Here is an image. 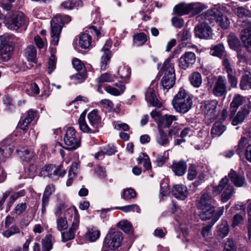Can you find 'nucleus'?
Returning a JSON list of instances; mask_svg holds the SVG:
<instances>
[{"instance_id":"1","label":"nucleus","mask_w":251,"mask_h":251,"mask_svg":"<svg viewBox=\"0 0 251 251\" xmlns=\"http://www.w3.org/2000/svg\"><path fill=\"white\" fill-rule=\"evenodd\" d=\"M0 60L7 61L12 56L15 45L20 39L14 35L5 33L0 37Z\"/></svg>"},{"instance_id":"2","label":"nucleus","mask_w":251,"mask_h":251,"mask_svg":"<svg viewBox=\"0 0 251 251\" xmlns=\"http://www.w3.org/2000/svg\"><path fill=\"white\" fill-rule=\"evenodd\" d=\"M193 103L191 96L184 90L180 89L172 101L175 109L179 113L185 114L192 107Z\"/></svg>"},{"instance_id":"3","label":"nucleus","mask_w":251,"mask_h":251,"mask_svg":"<svg viewBox=\"0 0 251 251\" xmlns=\"http://www.w3.org/2000/svg\"><path fill=\"white\" fill-rule=\"evenodd\" d=\"M174 55L167 58L164 61L161 69V72L163 75L161 79V84L163 87L167 90L171 88L174 85L176 80L174 64L171 61Z\"/></svg>"},{"instance_id":"4","label":"nucleus","mask_w":251,"mask_h":251,"mask_svg":"<svg viewBox=\"0 0 251 251\" xmlns=\"http://www.w3.org/2000/svg\"><path fill=\"white\" fill-rule=\"evenodd\" d=\"M72 215L69 219L72 222L71 226L69 230L62 233V241L66 242L75 238L76 230L78 228L79 225V215L77 210L74 208L71 210Z\"/></svg>"},{"instance_id":"5","label":"nucleus","mask_w":251,"mask_h":251,"mask_svg":"<svg viewBox=\"0 0 251 251\" xmlns=\"http://www.w3.org/2000/svg\"><path fill=\"white\" fill-rule=\"evenodd\" d=\"M122 239L121 232L111 230L106 235L103 246L110 250H114L120 246Z\"/></svg>"},{"instance_id":"6","label":"nucleus","mask_w":251,"mask_h":251,"mask_svg":"<svg viewBox=\"0 0 251 251\" xmlns=\"http://www.w3.org/2000/svg\"><path fill=\"white\" fill-rule=\"evenodd\" d=\"M64 142L65 145L64 148L68 150H75L80 146V139L76 137V131L73 127H68L66 130Z\"/></svg>"},{"instance_id":"7","label":"nucleus","mask_w":251,"mask_h":251,"mask_svg":"<svg viewBox=\"0 0 251 251\" xmlns=\"http://www.w3.org/2000/svg\"><path fill=\"white\" fill-rule=\"evenodd\" d=\"M223 56L222 60V65L223 70L226 72L227 75L228 81L232 86H235L237 83V80L236 77L233 75L234 70L233 67L232 61L229 55L225 52L221 47V57Z\"/></svg>"},{"instance_id":"8","label":"nucleus","mask_w":251,"mask_h":251,"mask_svg":"<svg viewBox=\"0 0 251 251\" xmlns=\"http://www.w3.org/2000/svg\"><path fill=\"white\" fill-rule=\"evenodd\" d=\"M63 25V16L61 15H56L50 22L51 43L54 46L58 45Z\"/></svg>"},{"instance_id":"9","label":"nucleus","mask_w":251,"mask_h":251,"mask_svg":"<svg viewBox=\"0 0 251 251\" xmlns=\"http://www.w3.org/2000/svg\"><path fill=\"white\" fill-rule=\"evenodd\" d=\"M220 17V11L219 10V6H215L214 8L207 10L204 14H202L197 17L200 20V18L204 19L207 23L208 21L211 24L214 25L215 24L218 25H220L219 19Z\"/></svg>"},{"instance_id":"10","label":"nucleus","mask_w":251,"mask_h":251,"mask_svg":"<svg viewBox=\"0 0 251 251\" xmlns=\"http://www.w3.org/2000/svg\"><path fill=\"white\" fill-rule=\"evenodd\" d=\"M25 18L24 14L22 12L16 13L6 22L7 27L11 30H18L22 25L24 24Z\"/></svg>"},{"instance_id":"11","label":"nucleus","mask_w":251,"mask_h":251,"mask_svg":"<svg viewBox=\"0 0 251 251\" xmlns=\"http://www.w3.org/2000/svg\"><path fill=\"white\" fill-rule=\"evenodd\" d=\"M195 36L200 39H207L211 35V28L205 21L198 24L194 29Z\"/></svg>"},{"instance_id":"12","label":"nucleus","mask_w":251,"mask_h":251,"mask_svg":"<svg viewBox=\"0 0 251 251\" xmlns=\"http://www.w3.org/2000/svg\"><path fill=\"white\" fill-rule=\"evenodd\" d=\"M228 179L226 176L221 181V192H222V201L224 202L227 201L234 193L233 186L228 184Z\"/></svg>"},{"instance_id":"13","label":"nucleus","mask_w":251,"mask_h":251,"mask_svg":"<svg viewBox=\"0 0 251 251\" xmlns=\"http://www.w3.org/2000/svg\"><path fill=\"white\" fill-rule=\"evenodd\" d=\"M218 103L217 100H212L206 101L202 105V109L208 119L211 120L216 118V109Z\"/></svg>"},{"instance_id":"14","label":"nucleus","mask_w":251,"mask_h":251,"mask_svg":"<svg viewBox=\"0 0 251 251\" xmlns=\"http://www.w3.org/2000/svg\"><path fill=\"white\" fill-rule=\"evenodd\" d=\"M196 56L195 54L191 51L186 52L179 59V67L186 70L192 66L196 62Z\"/></svg>"},{"instance_id":"15","label":"nucleus","mask_w":251,"mask_h":251,"mask_svg":"<svg viewBox=\"0 0 251 251\" xmlns=\"http://www.w3.org/2000/svg\"><path fill=\"white\" fill-rule=\"evenodd\" d=\"M9 138L5 139L0 144V164L4 162L6 158L10 156L13 151L14 146L10 144Z\"/></svg>"},{"instance_id":"16","label":"nucleus","mask_w":251,"mask_h":251,"mask_svg":"<svg viewBox=\"0 0 251 251\" xmlns=\"http://www.w3.org/2000/svg\"><path fill=\"white\" fill-rule=\"evenodd\" d=\"M36 112L32 109H30L23 115V119L18 124V126L22 130L25 131L28 128V125L34 119Z\"/></svg>"},{"instance_id":"17","label":"nucleus","mask_w":251,"mask_h":251,"mask_svg":"<svg viewBox=\"0 0 251 251\" xmlns=\"http://www.w3.org/2000/svg\"><path fill=\"white\" fill-rule=\"evenodd\" d=\"M60 168L57 167L53 165H48L45 166L41 172V175L56 180L58 179V172Z\"/></svg>"},{"instance_id":"18","label":"nucleus","mask_w":251,"mask_h":251,"mask_svg":"<svg viewBox=\"0 0 251 251\" xmlns=\"http://www.w3.org/2000/svg\"><path fill=\"white\" fill-rule=\"evenodd\" d=\"M213 202V199L210 197L209 194L206 192H203L201 198L197 203V207L200 210H204L208 207H214L212 205Z\"/></svg>"},{"instance_id":"19","label":"nucleus","mask_w":251,"mask_h":251,"mask_svg":"<svg viewBox=\"0 0 251 251\" xmlns=\"http://www.w3.org/2000/svg\"><path fill=\"white\" fill-rule=\"evenodd\" d=\"M199 216L200 219L203 221H206L211 219V224L213 225L217 219L215 218V212L214 207H208L204 210H201Z\"/></svg>"},{"instance_id":"20","label":"nucleus","mask_w":251,"mask_h":251,"mask_svg":"<svg viewBox=\"0 0 251 251\" xmlns=\"http://www.w3.org/2000/svg\"><path fill=\"white\" fill-rule=\"evenodd\" d=\"M172 193L176 198L183 200L187 198L188 192L185 186L177 184L173 186Z\"/></svg>"},{"instance_id":"21","label":"nucleus","mask_w":251,"mask_h":251,"mask_svg":"<svg viewBox=\"0 0 251 251\" xmlns=\"http://www.w3.org/2000/svg\"><path fill=\"white\" fill-rule=\"evenodd\" d=\"M251 107L249 104L245 105L241 110L238 111L235 118L232 121V124L234 126H236L242 123L245 118L250 113Z\"/></svg>"},{"instance_id":"22","label":"nucleus","mask_w":251,"mask_h":251,"mask_svg":"<svg viewBox=\"0 0 251 251\" xmlns=\"http://www.w3.org/2000/svg\"><path fill=\"white\" fill-rule=\"evenodd\" d=\"M186 162L183 160L173 162L171 168L175 174L178 176L184 175L187 169Z\"/></svg>"},{"instance_id":"23","label":"nucleus","mask_w":251,"mask_h":251,"mask_svg":"<svg viewBox=\"0 0 251 251\" xmlns=\"http://www.w3.org/2000/svg\"><path fill=\"white\" fill-rule=\"evenodd\" d=\"M239 85L243 90L251 89V72L250 71L244 70Z\"/></svg>"},{"instance_id":"24","label":"nucleus","mask_w":251,"mask_h":251,"mask_svg":"<svg viewBox=\"0 0 251 251\" xmlns=\"http://www.w3.org/2000/svg\"><path fill=\"white\" fill-rule=\"evenodd\" d=\"M17 152L20 158L25 161L31 160L35 155V152L26 147H19L17 149Z\"/></svg>"},{"instance_id":"25","label":"nucleus","mask_w":251,"mask_h":251,"mask_svg":"<svg viewBox=\"0 0 251 251\" xmlns=\"http://www.w3.org/2000/svg\"><path fill=\"white\" fill-rule=\"evenodd\" d=\"M97 110H93L88 115V118L92 127L96 130L100 123V118L98 115Z\"/></svg>"},{"instance_id":"26","label":"nucleus","mask_w":251,"mask_h":251,"mask_svg":"<svg viewBox=\"0 0 251 251\" xmlns=\"http://www.w3.org/2000/svg\"><path fill=\"white\" fill-rule=\"evenodd\" d=\"M228 176L231 181L237 187H242L245 183V178L243 176L238 175L233 170H231Z\"/></svg>"},{"instance_id":"27","label":"nucleus","mask_w":251,"mask_h":251,"mask_svg":"<svg viewBox=\"0 0 251 251\" xmlns=\"http://www.w3.org/2000/svg\"><path fill=\"white\" fill-rule=\"evenodd\" d=\"M82 6L81 0H67L62 2L61 6L64 9L71 10Z\"/></svg>"},{"instance_id":"28","label":"nucleus","mask_w":251,"mask_h":251,"mask_svg":"<svg viewBox=\"0 0 251 251\" xmlns=\"http://www.w3.org/2000/svg\"><path fill=\"white\" fill-rule=\"evenodd\" d=\"M240 38L247 50L251 52V32L249 33L247 29H243Z\"/></svg>"},{"instance_id":"29","label":"nucleus","mask_w":251,"mask_h":251,"mask_svg":"<svg viewBox=\"0 0 251 251\" xmlns=\"http://www.w3.org/2000/svg\"><path fill=\"white\" fill-rule=\"evenodd\" d=\"M192 10V4H185L183 3H180L175 6L174 11L179 15H183L187 14Z\"/></svg>"},{"instance_id":"30","label":"nucleus","mask_w":251,"mask_h":251,"mask_svg":"<svg viewBox=\"0 0 251 251\" xmlns=\"http://www.w3.org/2000/svg\"><path fill=\"white\" fill-rule=\"evenodd\" d=\"M146 99L153 106L160 107L161 103L156 97L155 91L154 90L150 89L146 93Z\"/></svg>"},{"instance_id":"31","label":"nucleus","mask_w":251,"mask_h":251,"mask_svg":"<svg viewBox=\"0 0 251 251\" xmlns=\"http://www.w3.org/2000/svg\"><path fill=\"white\" fill-rule=\"evenodd\" d=\"M25 56L29 61L35 62L37 56V50L33 45H29L25 50Z\"/></svg>"},{"instance_id":"32","label":"nucleus","mask_w":251,"mask_h":251,"mask_svg":"<svg viewBox=\"0 0 251 251\" xmlns=\"http://www.w3.org/2000/svg\"><path fill=\"white\" fill-rule=\"evenodd\" d=\"M176 120L177 118L175 116L166 114L160 119L158 125L162 127H169L172 122Z\"/></svg>"},{"instance_id":"33","label":"nucleus","mask_w":251,"mask_h":251,"mask_svg":"<svg viewBox=\"0 0 251 251\" xmlns=\"http://www.w3.org/2000/svg\"><path fill=\"white\" fill-rule=\"evenodd\" d=\"M92 42L91 36L87 33H82L79 40V45L83 49H87L91 45Z\"/></svg>"},{"instance_id":"34","label":"nucleus","mask_w":251,"mask_h":251,"mask_svg":"<svg viewBox=\"0 0 251 251\" xmlns=\"http://www.w3.org/2000/svg\"><path fill=\"white\" fill-rule=\"evenodd\" d=\"M189 80L192 85L198 88L202 83L201 75L198 72H194L189 76Z\"/></svg>"},{"instance_id":"35","label":"nucleus","mask_w":251,"mask_h":251,"mask_svg":"<svg viewBox=\"0 0 251 251\" xmlns=\"http://www.w3.org/2000/svg\"><path fill=\"white\" fill-rule=\"evenodd\" d=\"M156 140L159 145L163 146L168 145L170 141L168 135L162 130H159Z\"/></svg>"},{"instance_id":"36","label":"nucleus","mask_w":251,"mask_h":251,"mask_svg":"<svg viewBox=\"0 0 251 251\" xmlns=\"http://www.w3.org/2000/svg\"><path fill=\"white\" fill-rule=\"evenodd\" d=\"M100 236V230L97 228L93 227L88 230L86 234V238L90 242H95L99 238Z\"/></svg>"},{"instance_id":"37","label":"nucleus","mask_w":251,"mask_h":251,"mask_svg":"<svg viewBox=\"0 0 251 251\" xmlns=\"http://www.w3.org/2000/svg\"><path fill=\"white\" fill-rule=\"evenodd\" d=\"M246 101V99L243 96L240 94H235L233 98L232 101L231 102L230 106L231 108H237L240 106L242 105Z\"/></svg>"},{"instance_id":"38","label":"nucleus","mask_w":251,"mask_h":251,"mask_svg":"<svg viewBox=\"0 0 251 251\" xmlns=\"http://www.w3.org/2000/svg\"><path fill=\"white\" fill-rule=\"evenodd\" d=\"M118 77L114 75L109 73H105L101 74L97 79L99 84L104 82H110L114 80Z\"/></svg>"},{"instance_id":"39","label":"nucleus","mask_w":251,"mask_h":251,"mask_svg":"<svg viewBox=\"0 0 251 251\" xmlns=\"http://www.w3.org/2000/svg\"><path fill=\"white\" fill-rule=\"evenodd\" d=\"M52 237L50 234H48L42 239V251H50L52 248Z\"/></svg>"},{"instance_id":"40","label":"nucleus","mask_w":251,"mask_h":251,"mask_svg":"<svg viewBox=\"0 0 251 251\" xmlns=\"http://www.w3.org/2000/svg\"><path fill=\"white\" fill-rule=\"evenodd\" d=\"M147 40V36L144 33H138L133 36V44L137 47L143 45Z\"/></svg>"},{"instance_id":"41","label":"nucleus","mask_w":251,"mask_h":251,"mask_svg":"<svg viewBox=\"0 0 251 251\" xmlns=\"http://www.w3.org/2000/svg\"><path fill=\"white\" fill-rule=\"evenodd\" d=\"M118 75L122 79L129 78L130 75V69L127 66H121L117 72Z\"/></svg>"},{"instance_id":"42","label":"nucleus","mask_w":251,"mask_h":251,"mask_svg":"<svg viewBox=\"0 0 251 251\" xmlns=\"http://www.w3.org/2000/svg\"><path fill=\"white\" fill-rule=\"evenodd\" d=\"M237 247L234 241L228 238L224 243L223 251H236Z\"/></svg>"},{"instance_id":"43","label":"nucleus","mask_w":251,"mask_h":251,"mask_svg":"<svg viewBox=\"0 0 251 251\" xmlns=\"http://www.w3.org/2000/svg\"><path fill=\"white\" fill-rule=\"evenodd\" d=\"M117 209H120L124 212H128L130 211H136L139 213L140 212V208L139 206L136 204L127 205L124 206L118 207Z\"/></svg>"},{"instance_id":"44","label":"nucleus","mask_w":251,"mask_h":251,"mask_svg":"<svg viewBox=\"0 0 251 251\" xmlns=\"http://www.w3.org/2000/svg\"><path fill=\"white\" fill-rule=\"evenodd\" d=\"M119 228L126 233H129L132 229L131 223L127 220H123L117 224Z\"/></svg>"},{"instance_id":"45","label":"nucleus","mask_w":251,"mask_h":251,"mask_svg":"<svg viewBox=\"0 0 251 251\" xmlns=\"http://www.w3.org/2000/svg\"><path fill=\"white\" fill-rule=\"evenodd\" d=\"M227 41L231 49L236 50L239 46V41L236 36L234 34H230L228 37Z\"/></svg>"},{"instance_id":"46","label":"nucleus","mask_w":251,"mask_h":251,"mask_svg":"<svg viewBox=\"0 0 251 251\" xmlns=\"http://www.w3.org/2000/svg\"><path fill=\"white\" fill-rule=\"evenodd\" d=\"M136 193L132 188H127L123 190L122 197L126 200H128L135 198Z\"/></svg>"},{"instance_id":"47","label":"nucleus","mask_w":251,"mask_h":251,"mask_svg":"<svg viewBox=\"0 0 251 251\" xmlns=\"http://www.w3.org/2000/svg\"><path fill=\"white\" fill-rule=\"evenodd\" d=\"M236 14L240 18L251 17V11L243 7H239L237 8Z\"/></svg>"},{"instance_id":"48","label":"nucleus","mask_w":251,"mask_h":251,"mask_svg":"<svg viewBox=\"0 0 251 251\" xmlns=\"http://www.w3.org/2000/svg\"><path fill=\"white\" fill-rule=\"evenodd\" d=\"M78 124L80 129L83 132L91 133L95 132L96 130L93 128L89 127L86 123L85 120L82 121H78Z\"/></svg>"},{"instance_id":"49","label":"nucleus","mask_w":251,"mask_h":251,"mask_svg":"<svg viewBox=\"0 0 251 251\" xmlns=\"http://www.w3.org/2000/svg\"><path fill=\"white\" fill-rule=\"evenodd\" d=\"M192 35L190 31L187 29H184L178 34V39L181 41H186L191 38Z\"/></svg>"},{"instance_id":"50","label":"nucleus","mask_w":251,"mask_h":251,"mask_svg":"<svg viewBox=\"0 0 251 251\" xmlns=\"http://www.w3.org/2000/svg\"><path fill=\"white\" fill-rule=\"evenodd\" d=\"M20 232V229L16 226H12L5 231L2 232V235L7 238H8L16 233Z\"/></svg>"},{"instance_id":"51","label":"nucleus","mask_w":251,"mask_h":251,"mask_svg":"<svg viewBox=\"0 0 251 251\" xmlns=\"http://www.w3.org/2000/svg\"><path fill=\"white\" fill-rule=\"evenodd\" d=\"M112 45V41L110 40H107L103 47L101 49V51L104 52L103 55H106V59H110L111 55H110V51L109 50V49Z\"/></svg>"},{"instance_id":"52","label":"nucleus","mask_w":251,"mask_h":251,"mask_svg":"<svg viewBox=\"0 0 251 251\" xmlns=\"http://www.w3.org/2000/svg\"><path fill=\"white\" fill-rule=\"evenodd\" d=\"M238 62L237 64L241 66L245 67L249 62V60L244 53L240 52L237 54Z\"/></svg>"},{"instance_id":"53","label":"nucleus","mask_w":251,"mask_h":251,"mask_svg":"<svg viewBox=\"0 0 251 251\" xmlns=\"http://www.w3.org/2000/svg\"><path fill=\"white\" fill-rule=\"evenodd\" d=\"M169 153L165 151L163 155H158L156 158V162L158 166H162L168 158Z\"/></svg>"},{"instance_id":"54","label":"nucleus","mask_w":251,"mask_h":251,"mask_svg":"<svg viewBox=\"0 0 251 251\" xmlns=\"http://www.w3.org/2000/svg\"><path fill=\"white\" fill-rule=\"evenodd\" d=\"M229 231V226L226 221H223L221 224V237H225L227 235Z\"/></svg>"},{"instance_id":"55","label":"nucleus","mask_w":251,"mask_h":251,"mask_svg":"<svg viewBox=\"0 0 251 251\" xmlns=\"http://www.w3.org/2000/svg\"><path fill=\"white\" fill-rule=\"evenodd\" d=\"M248 143V139L246 137H242L240 139L236 149V151L238 154H240L243 152V150Z\"/></svg>"},{"instance_id":"56","label":"nucleus","mask_w":251,"mask_h":251,"mask_svg":"<svg viewBox=\"0 0 251 251\" xmlns=\"http://www.w3.org/2000/svg\"><path fill=\"white\" fill-rule=\"evenodd\" d=\"M86 78V75L84 74H76L71 76V79L74 81L75 84L82 82Z\"/></svg>"},{"instance_id":"57","label":"nucleus","mask_w":251,"mask_h":251,"mask_svg":"<svg viewBox=\"0 0 251 251\" xmlns=\"http://www.w3.org/2000/svg\"><path fill=\"white\" fill-rule=\"evenodd\" d=\"M211 80H212L214 83L213 93L215 96L218 97L220 96V77L217 79L212 78Z\"/></svg>"},{"instance_id":"58","label":"nucleus","mask_w":251,"mask_h":251,"mask_svg":"<svg viewBox=\"0 0 251 251\" xmlns=\"http://www.w3.org/2000/svg\"><path fill=\"white\" fill-rule=\"evenodd\" d=\"M37 166L35 164H31L26 171L28 177L33 178L37 172Z\"/></svg>"},{"instance_id":"59","label":"nucleus","mask_w":251,"mask_h":251,"mask_svg":"<svg viewBox=\"0 0 251 251\" xmlns=\"http://www.w3.org/2000/svg\"><path fill=\"white\" fill-rule=\"evenodd\" d=\"M230 25V22L227 17V14L226 15H221V28L227 29Z\"/></svg>"},{"instance_id":"60","label":"nucleus","mask_w":251,"mask_h":251,"mask_svg":"<svg viewBox=\"0 0 251 251\" xmlns=\"http://www.w3.org/2000/svg\"><path fill=\"white\" fill-rule=\"evenodd\" d=\"M198 173L196 170V167L193 165H191L188 169V179L190 180H192L197 176Z\"/></svg>"},{"instance_id":"61","label":"nucleus","mask_w":251,"mask_h":251,"mask_svg":"<svg viewBox=\"0 0 251 251\" xmlns=\"http://www.w3.org/2000/svg\"><path fill=\"white\" fill-rule=\"evenodd\" d=\"M68 227V223L65 218H60L57 221V228L59 230L61 231L66 229Z\"/></svg>"},{"instance_id":"62","label":"nucleus","mask_w":251,"mask_h":251,"mask_svg":"<svg viewBox=\"0 0 251 251\" xmlns=\"http://www.w3.org/2000/svg\"><path fill=\"white\" fill-rule=\"evenodd\" d=\"M211 134L213 137H218L220 135V122H216L213 126L211 130Z\"/></svg>"},{"instance_id":"63","label":"nucleus","mask_w":251,"mask_h":251,"mask_svg":"<svg viewBox=\"0 0 251 251\" xmlns=\"http://www.w3.org/2000/svg\"><path fill=\"white\" fill-rule=\"evenodd\" d=\"M102 149L104 155L107 154L108 155H111L114 154L116 151L115 148L113 146L107 145L102 148Z\"/></svg>"},{"instance_id":"64","label":"nucleus","mask_w":251,"mask_h":251,"mask_svg":"<svg viewBox=\"0 0 251 251\" xmlns=\"http://www.w3.org/2000/svg\"><path fill=\"white\" fill-rule=\"evenodd\" d=\"M26 207V203L22 202L17 205L14 209V211L17 214L20 215L25 210Z\"/></svg>"}]
</instances>
